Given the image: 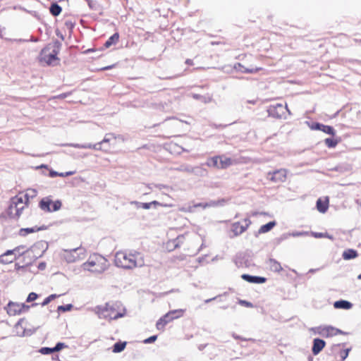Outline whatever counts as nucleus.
<instances>
[{
    "label": "nucleus",
    "mask_w": 361,
    "mask_h": 361,
    "mask_svg": "<svg viewBox=\"0 0 361 361\" xmlns=\"http://www.w3.org/2000/svg\"><path fill=\"white\" fill-rule=\"evenodd\" d=\"M109 267L107 259L99 254L90 255L87 262L82 264L83 270L102 274Z\"/></svg>",
    "instance_id": "obj_1"
},
{
    "label": "nucleus",
    "mask_w": 361,
    "mask_h": 361,
    "mask_svg": "<svg viewBox=\"0 0 361 361\" xmlns=\"http://www.w3.org/2000/svg\"><path fill=\"white\" fill-rule=\"evenodd\" d=\"M114 264L118 267L131 269L136 267H142L143 261L137 262L135 255H127L123 252H118L115 255Z\"/></svg>",
    "instance_id": "obj_2"
},
{
    "label": "nucleus",
    "mask_w": 361,
    "mask_h": 361,
    "mask_svg": "<svg viewBox=\"0 0 361 361\" xmlns=\"http://www.w3.org/2000/svg\"><path fill=\"white\" fill-rule=\"evenodd\" d=\"M267 113L269 116L277 119H286V113L290 114V111L288 109L287 104H286L283 105L279 103L270 105L267 109Z\"/></svg>",
    "instance_id": "obj_3"
},
{
    "label": "nucleus",
    "mask_w": 361,
    "mask_h": 361,
    "mask_svg": "<svg viewBox=\"0 0 361 361\" xmlns=\"http://www.w3.org/2000/svg\"><path fill=\"white\" fill-rule=\"evenodd\" d=\"M98 314L99 317H103L109 319H117L123 316V314L117 312L115 307L109 302L106 303L105 306H97Z\"/></svg>",
    "instance_id": "obj_4"
},
{
    "label": "nucleus",
    "mask_w": 361,
    "mask_h": 361,
    "mask_svg": "<svg viewBox=\"0 0 361 361\" xmlns=\"http://www.w3.org/2000/svg\"><path fill=\"white\" fill-rule=\"evenodd\" d=\"M116 137L114 135V133H106L104 137V139L96 144H65L63 146H71L77 149H94L95 150H101L102 146L106 143H109L111 138H116Z\"/></svg>",
    "instance_id": "obj_5"
},
{
    "label": "nucleus",
    "mask_w": 361,
    "mask_h": 361,
    "mask_svg": "<svg viewBox=\"0 0 361 361\" xmlns=\"http://www.w3.org/2000/svg\"><path fill=\"white\" fill-rule=\"evenodd\" d=\"M62 207L61 200L52 201L49 197L42 198L39 202V207L44 212H54L59 210Z\"/></svg>",
    "instance_id": "obj_6"
},
{
    "label": "nucleus",
    "mask_w": 361,
    "mask_h": 361,
    "mask_svg": "<svg viewBox=\"0 0 361 361\" xmlns=\"http://www.w3.org/2000/svg\"><path fill=\"white\" fill-rule=\"evenodd\" d=\"M64 252L66 253L64 255L66 261L68 263H73L80 259L81 255H85V249L82 247H78L73 249L64 250Z\"/></svg>",
    "instance_id": "obj_7"
},
{
    "label": "nucleus",
    "mask_w": 361,
    "mask_h": 361,
    "mask_svg": "<svg viewBox=\"0 0 361 361\" xmlns=\"http://www.w3.org/2000/svg\"><path fill=\"white\" fill-rule=\"evenodd\" d=\"M234 262L238 267H249L252 265L251 252L248 251L238 252L235 255Z\"/></svg>",
    "instance_id": "obj_8"
},
{
    "label": "nucleus",
    "mask_w": 361,
    "mask_h": 361,
    "mask_svg": "<svg viewBox=\"0 0 361 361\" xmlns=\"http://www.w3.org/2000/svg\"><path fill=\"white\" fill-rule=\"evenodd\" d=\"M62 44L57 39L54 40L52 43L48 44L41 50V54H45L49 52L54 56H57L61 49Z\"/></svg>",
    "instance_id": "obj_9"
},
{
    "label": "nucleus",
    "mask_w": 361,
    "mask_h": 361,
    "mask_svg": "<svg viewBox=\"0 0 361 361\" xmlns=\"http://www.w3.org/2000/svg\"><path fill=\"white\" fill-rule=\"evenodd\" d=\"M309 127L314 130H320L326 134L334 136L336 134V130L334 128L331 126H326L323 123H319V122H312L311 123H309Z\"/></svg>",
    "instance_id": "obj_10"
},
{
    "label": "nucleus",
    "mask_w": 361,
    "mask_h": 361,
    "mask_svg": "<svg viewBox=\"0 0 361 361\" xmlns=\"http://www.w3.org/2000/svg\"><path fill=\"white\" fill-rule=\"evenodd\" d=\"M267 178L274 183H283L286 179V170L281 169L273 172H269Z\"/></svg>",
    "instance_id": "obj_11"
},
{
    "label": "nucleus",
    "mask_w": 361,
    "mask_h": 361,
    "mask_svg": "<svg viewBox=\"0 0 361 361\" xmlns=\"http://www.w3.org/2000/svg\"><path fill=\"white\" fill-rule=\"evenodd\" d=\"M345 345V343L334 344L331 346V353L336 354L338 353L341 361H344L348 356L349 352L351 350V348L346 349H341V346H344Z\"/></svg>",
    "instance_id": "obj_12"
},
{
    "label": "nucleus",
    "mask_w": 361,
    "mask_h": 361,
    "mask_svg": "<svg viewBox=\"0 0 361 361\" xmlns=\"http://www.w3.org/2000/svg\"><path fill=\"white\" fill-rule=\"evenodd\" d=\"M184 310L182 309L169 311L168 313L161 317V321H163L164 324H167L175 319L182 317Z\"/></svg>",
    "instance_id": "obj_13"
},
{
    "label": "nucleus",
    "mask_w": 361,
    "mask_h": 361,
    "mask_svg": "<svg viewBox=\"0 0 361 361\" xmlns=\"http://www.w3.org/2000/svg\"><path fill=\"white\" fill-rule=\"evenodd\" d=\"M16 250H8L4 253L0 255V263L2 264H7L12 263L14 260L17 259Z\"/></svg>",
    "instance_id": "obj_14"
},
{
    "label": "nucleus",
    "mask_w": 361,
    "mask_h": 361,
    "mask_svg": "<svg viewBox=\"0 0 361 361\" xmlns=\"http://www.w3.org/2000/svg\"><path fill=\"white\" fill-rule=\"evenodd\" d=\"M233 69L236 71L237 72H240L243 73H257L259 71L262 70V68L261 67H250V68H245L242 63H235L233 66Z\"/></svg>",
    "instance_id": "obj_15"
},
{
    "label": "nucleus",
    "mask_w": 361,
    "mask_h": 361,
    "mask_svg": "<svg viewBox=\"0 0 361 361\" xmlns=\"http://www.w3.org/2000/svg\"><path fill=\"white\" fill-rule=\"evenodd\" d=\"M241 278L250 283L262 284L267 281V279L264 276H252L247 274L241 275Z\"/></svg>",
    "instance_id": "obj_16"
},
{
    "label": "nucleus",
    "mask_w": 361,
    "mask_h": 361,
    "mask_svg": "<svg viewBox=\"0 0 361 361\" xmlns=\"http://www.w3.org/2000/svg\"><path fill=\"white\" fill-rule=\"evenodd\" d=\"M326 342L324 340L315 338L313 339L312 352L314 355H317L325 347Z\"/></svg>",
    "instance_id": "obj_17"
},
{
    "label": "nucleus",
    "mask_w": 361,
    "mask_h": 361,
    "mask_svg": "<svg viewBox=\"0 0 361 361\" xmlns=\"http://www.w3.org/2000/svg\"><path fill=\"white\" fill-rule=\"evenodd\" d=\"M40 60L44 61L47 65H56L60 59L58 56H54L51 54H49V52L46 53L45 54H39Z\"/></svg>",
    "instance_id": "obj_18"
},
{
    "label": "nucleus",
    "mask_w": 361,
    "mask_h": 361,
    "mask_svg": "<svg viewBox=\"0 0 361 361\" xmlns=\"http://www.w3.org/2000/svg\"><path fill=\"white\" fill-rule=\"evenodd\" d=\"M6 310L7 313L9 315H16L21 314V309L20 308V304L17 302H13L12 301H9L6 307Z\"/></svg>",
    "instance_id": "obj_19"
},
{
    "label": "nucleus",
    "mask_w": 361,
    "mask_h": 361,
    "mask_svg": "<svg viewBox=\"0 0 361 361\" xmlns=\"http://www.w3.org/2000/svg\"><path fill=\"white\" fill-rule=\"evenodd\" d=\"M42 243H37L35 245H33L32 247H30V248H29L28 250H27L26 251H23L22 252H20V250L25 248V246L24 245H19V246H17L14 249H13V250H16V255L17 256V259L18 257H20V256L25 255V253H28L29 252H35L36 249L37 248H39V246L40 245H42Z\"/></svg>",
    "instance_id": "obj_20"
},
{
    "label": "nucleus",
    "mask_w": 361,
    "mask_h": 361,
    "mask_svg": "<svg viewBox=\"0 0 361 361\" xmlns=\"http://www.w3.org/2000/svg\"><path fill=\"white\" fill-rule=\"evenodd\" d=\"M23 209L24 207L18 208L16 205L10 204L7 210V214L11 218L18 219L21 215Z\"/></svg>",
    "instance_id": "obj_21"
},
{
    "label": "nucleus",
    "mask_w": 361,
    "mask_h": 361,
    "mask_svg": "<svg viewBox=\"0 0 361 361\" xmlns=\"http://www.w3.org/2000/svg\"><path fill=\"white\" fill-rule=\"evenodd\" d=\"M276 225V222L275 221H271L262 225L259 230L255 233V236L258 237L259 234L270 231Z\"/></svg>",
    "instance_id": "obj_22"
},
{
    "label": "nucleus",
    "mask_w": 361,
    "mask_h": 361,
    "mask_svg": "<svg viewBox=\"0 0 361 361\" xmlns=\"http://www.w3.org/2000/svg\"><path fill=\"white\" fill-rule=\"evenodd\" d=\"M205 164H202L200 166H192V174L198 177H206L208 176V171L203 167Z\"/></svg>",
    "instance_id": "obj_23"
},
{
    "label": "nucleus",
    "mask_w": 361,
    "mask_h": 361,
    "mask_svg": "<svg viewBox=\"0 0 361 361\" xmlns=\"http://www.w3.org/2000/svg\"><path fill=\"white\" fill-rule=\"evenodd\" d=\"M41 167H44L45 169H47V170H49V176L51 177V178H54V177H56V176H60V177H66V176H72L74 174V171H67V172H65V173H59L53 169H49L47 166L46 165H44L42 164L41 166Z\"/></svg>",
    "instance_id": "obj_24"
},
{
    "label": "nucleus",
    "mask_w": 361,
    "mask_h": 361,
    "mask_svg": "<svg viewBox=\"0 0 361 361\" xmlns=\"http://www.w3.org/2000/svg\"><path fill=\"white\" fill-rule=\"evenodd\" d=\"M336 309L350 310L353 307V303L345 300H339L334 303Z\"/></svg>",
    "instance_id": "obj_25"
},
{
    "label": "nucleus",
    "mask_w": 361,
    "mask_h": 361,
    "mask_svg": "<svg viewBox=\"0 0 361 361\" xmlns=\"http://www.w3.org/2000/svg\"><path fill=\"white\" fill-rule=\"evenodd\" d=\"M316 207L317 210L321 213H325L329 208V198L326 197L325 200L318 199L317 200Z\"/></svg>",
    "instance_id": "obj_26"
},
{
    "label": "nucleus",
    "mask_w": 361,
    "mask_h": 361,
    "mask_svg": "<svg viewBox=\"0 0 361 361\" xmlns=\"http://www.w3.org/2000/svg\"><path fill=\"white\" fill-rule=\"evenodd\" d=\"M267 264H269V268H270L271 271H272L279 273L283 269V268L281 265V263L279 262L275 259H273V258L269 259Z\"/></svg>",
    "instance_id": "obj_27"
},
{
    "label": "nucleus",
    "mask_w": 361,
    "mask_h": 361,
    "mask_svg": "<svg viewBox=\"0 0 361 361\" xmlns=\"http://www.w3.org/2000/svg\"><path fill=\"white\" fill-rule=\"evenodd\" d=\"M358 256V252L354 249H346L342 254V257L345 260H350L356 258Z\"/></svg>",
    "instance_id": "obj_28"
},
{
    "label": "nucleus",
    "mask_w": 361,
    "mask_h": 361,
    "mask_svg": "<svg viewBox=\"0 0 361 361\" xmlns=\"http://www.w3.org/2000/svg\"><path fill=\"white\" fill-rule=\"evenodd\" d=\"M231 231L233 233V237H236L245 231L243 226L239 221L234 222L231 225ZM233 238V236H231Z\"/></svg>",
    "instance_id": "obj_29"
},
{
    "label": "nucleus",
    "mask_w": 361,
    "mask_h": 361,
    "mask_svg": "<svg viewBox=\"0 0 361 361\" xmlns=\"http://www.w3.org/2000/svg\"><path fill=\"white\" fill-rule=\"evenodd\" d=\"M220 159L221 156H214L213 157H210L207 160V161L204 164L209 167L219 169Z\"/></svg>",
    "instance_id": "obj_30"
},
{
    "label": "nucleus",
    "mask_w": 361,
    "mask_h": 361,
    "mask_svg": "<svg viewBox=\"0 0 361 361\" xmlns=\"http://www.w3.org/2000/svg\"><path fill=\"white\" fill-rule=\"evenodd\" d=\"M152 206H154L155 208L157 206H161V207H171V204H163L161 203L157 200H154L151 202H142V204H141V208L144 209H149L151 208Z\"/></svg>",
    "instance_id": "obj_31"
},
{
    "label": "nucleus",
    "mask_w": 361,
    "mask_h": 361,
    "mask_svg": "<svg viewBox=\"0 0 361 361\" xmlns=\"http://www.w3.org/2000/svg\"><path fill=\"white\" fill-rule=\"evenodd\" d=\"M119 39V33H114L104 44L105 48H109L111 46L116 44Z\"/></svg>",
    "instance_id": "obj_32"
},
{
    "label": "nucleus",
    "mask_w": 361,
    "mask_h": 361,
    "mask_svg": "<svg viewBox=\"0 0 361 361\" xmlns=\"http://www.w3.org/2000/svg\"><path fill=\"white\" fill-rule=\"evenodd\" d=\"M326 332V336H332L336 334H347L346 332L333 326H327L324 329Z\"/></svg>",
    "instance_id": "obj_33"
},
{
    "label": "nucleus",
    "mask_w": 361,
    "mask_h": 361,
    "mask_svg": "<svg viewBox=\"0 0 361 361\" xmlns=\"http://www.w3.org/2000/svg\"><path fill=\"white\" fill-rule=\"evenodd\" d=\"M61 11V6H59L56 2H54L51 4L49 7V12L53 16L56 17L59 16Z\"/></svg>",
    "instance_id": "obj_34"
},
{
    "label": "nucleus",
    "mask_w": 361,
    "mask_h": 361,
    "mask_svg": "<svg viewBox=\"0 0 361 361\" xmlns=\"http://www.w3.org/2000/svg\"><path fill=\"white\" fill-rule=\"evenodd\" d=\"M228 202V200L225 198H221L218 200H210L207 202L208 207H223Z\"/></svg>",
    "instance_id": "obj_35"
},
{
    "label": "nucleus",
    "mask_w": 361,
    "mask_h": 361,
    "mask_svg": "<svg viewBox=\"0 0 361 361\" xmlns=\"http://www.w3.org/2000/svg\"><path fill=\"white\" fill-rule=\"evenodd\" d=\"M126 345L127 342L126 341H118L114 344L112 347V351L115 353H121L124 350Z\"/></svg>",
    "instance_id": "obj_36"
},
{
    "label": "nucleus",
    "mask_w": 361,
    "mask_h": 361,
    "mask_svg": "<svg viewBox=\"0 0 361 361\" xmlns=\"http://www.w3.org/2000/svg\"><path fill=\"white\" fill-rule=\"evenodd\" d=\"M39 328V326H37V327L33 328V329L24 328V330H22L21 331L18 332V336H20V337L30 336L32 334H34Z\"/></svg>",
    "instance_id": "obj_37"
},
{
    "label": "nucleus",
    "mask_w": 361,
    "mask_h": 361,
    "mask_svg": "<svg viewBox=\"0 0 361 361\" xmlns=\"http://www.w3.org/2000/svg\"><path fill=\"white\" fill-rule=\"evenodd\" d=\"M340 140V138L334 139L333 137H327L324 140V143L329 148H334L336 147Z\"/></svg>",
    "instance_id": "obj_38"
},
{
    "label": "nucleus",
    "mask_w": 361,
    "mask_h": 361,
    "mask_svg": "<svg viewBox=\"0 0 361 361\" xmlns=\"http://www.w3.org/2000/svg\"><path fill=\"white\" fill-rule=\"evenodd\" d=\"M232 164V160L231 158H224L222 159V157H221V159H219V169H226L229 166H231Z\"/></svg>",
    "instance_id": "obj_39"
},
{
    "label": "nucleus",
    "mask_w": 361,
    "mask_h": 361,
    "mask_svg": "<svg viewBox=\"0 0 361 361\" xmlns=\"http://www.w3.org/2000/svg\"><path fill=\"white\" fill-rule=\"evenodd\" d=\"M36 232L35 226L32 228H23L18 231V234L20 236H26L27 235Z\"/></svg>",
    "instance_id": "obj_40"
},
{
    "label": "nucleus",
    "mask_w": 361,
    "mask_h": 361,
    "mask_svg": "<svg viewBox=\"0 0 361 361\" xmlns=\"http://www.w3.org/2000/svg\"><path fill=\"white\" fill-rule=\"evenodd\" d=\"M176 170L192 174V166L189 164H182L176 168Z\"/></svg>",
    "instance_id": "obj_41"
},
{
    "label": "nucleus",
    "mask_w": 361,
    "mask_h": 361,
    "mask_svg": "<svg viewBox=\"0 0 361 361\" xmlns=\"http://www.w3.org/2000/svg\"><path fill=\"white\" fill-rule=\"evenodd\" d=\"M25 320V318L20 319L18 322L14 326V332L16 336H18V332L24 330V327L23 326V323Z\"/></svg>",
    "instance_id": "obj_42"
},
{
    "label": "nucleus",
    "mask_w": 361,
    "mask_h": 361,
    "mask_svg": "<svg viewBox=\"0 0 361 361\" xmlns=\"http://www.w3.org/2000/svg\"><path fill=\"white\" fill-rule=\"evenodd\" d=\"M60 296V295H57V294H51L50 295H49L48 297H47L44 300L43 302H42L41 305L42 307L48 305L51 300L59 298Z\"/></svg>",
    "instance_id": "obj_43"
},
{
    "label": "nucleus",
    "mask_w": 361,
    "mask_h": 361,
    "mask_svg": "<svg viewBox=\"0 0 361 361\" xmlns=\"http://www.w3.org/2000/svg\"><path fill=\"white\" fill-rule=\"evenodd\" d=\"M73 307V305L72 304H67L65 305H59L57 307V310L59 312H65L68 311H71Z\"/></svg>",
    "instance_id": "obj_44"
},
{
    "label": "nucleus",
    "mask_w": 361,
    "mask_h": 361,
    "mask_svg": "<svg viewBox=\"0 0 361 361\" xmlns=\"http://www.w3.org/2000/svg\"><path fill=\"white\" fill-rule=\"evenodd\" d=\"M24 202V200L22 195H16V197L11 199V202L10 204H13L18 206V204H21Z\"/></svg>",
    "instance_id": "obj_45"
},
{
    "label": "nucleus",
    "mask_w": 361,
    "mask_h": 361,
    "mask_svg": "<svg viewBox=\"0 0 361 361\" xmlns=\"http://www.w3.org/2000/svg\"><path fill=\"white\" fill-rule=\"evenodd\" d=\"M39 352L42 353V355H49L53 353H55L54 348H49V347H42L39 349Z\"/></svg>",
    "instance_id": "obj_46"
},
{
    "label": "nucleus",
    "mask_w": 361,
    "mask_h": 361,
    "mask_svg": "<svg viewBox=\"0 0 361 361\" xmlns=\"http://www.w3.org/2000/svg\"><path fill=\"white\" fill-rule=\"evenodd\" d=\"M38 303L34 302L30 305H25V303L20 304V308L21 309V313L27 312L31 307L37 306Z\"/></svg>",
    "instance_id": "obj_47"
},
{
    "label": "nucleus",
    "mask_w": 361,
    "mask_h": 361,
    "mask_svg": "<svg viewBox=\"0 0 361 361\" xmlns=\"http://www.w3.org/2000/svg\"><path fill=\"white\" fill-rule=\"evenodd\" d=\"M39 297V295L35 292H31L28 294L26 298V302H32L37 300Z\"/></svg>",
    "instance_id": "obj_48"
},
{
    "label": "nucleus",
    "mask_w": 361,
    "mask_h": 361,
    "mask_svg": "<svg viewBox=\"0 0 361 361\" xmlns=\"http://www.w3.org/2000/svg\"><path fill=\"white\" fill-rule=\"evenodd\" d=\"M66 347H68V346L64 343L58 342L54 348L55 352H59L61 350H62L63 348H66Z\"/></svg>",
    "instance_id": "obj_49"
},
{
    "label": "nucleus",
    "mask_w": 361,
    "mask_h": 361,
    "mask_svg": "<svg viewBox=\"0 0 361 361\" xmlns=\"http://www.w3.org/2000/svg\"><path fill=\"white\" fill-rule=\"evenodd\" d=\"M157 339V335H153V336H149V338L145 339L143 341V343H145V344H148V343H154L156 340Z\"/></svg>",
    "instance_id": "obj_50"
},
{
    "label": "nucleus",
    "mask_w": 361,
    "mask_h": 361,
    "mask_svg": "<svg viewBox=\"0 0 361 361\" xmlns=\"http://www.w3.org/2000/svg\"><path fill=\"white\" fill-rule=\"evenodd\" d=\"M239 304L245 306V307H253V304L250 302H248L247 300H239Z\"/></svg>",
    "instance_id": "obj_51"
},
{
    "label": "nucleus",
    "mask_w": 361,
    "mask_h": 361,
    "mask_svg": "<svg viewBox=\"0 0 361 361\" xmlns=\"http://www.w3.org/2000/svg\"><path fill=\"white\" fill-rule=\"evenodd\" d=\"M192 97L197 100H201L204 102H207L206 97L203 95L199 94H193Z\"/></svg>",
    "instance_id": "obj_52"
},
{
    "label": "nucleus",
    "mask_w": 361,
    "mask_h": 361,
    "mask_svg": "<svg viewBox=\"0 0 361 361\" xmlns=\"http://www.w3.org/2000/svg\"><path fill=\"white\" fill-rule=\"evenodd\" d=\"M166 324H164L163 321H161V318L157 322L156 326L158 330H161L164 328Z\"/></svg>",
    "instance_id": "obj_53"
},
{
    "label": "nucleus",
    "mask_w": 361,
    "mask_h": 361,
    "mask_svg": "<svg viewBox=\"0 0 361 361\" xmlns=\"http://www.w3.org/2000/svg\"><path fill=\"white\" fill-rule=\"evenodd\" d=\"M243 221L245 223V225H243V228H245V230L246 231L252 222L249 217L245 218L243 219Z\"/></svg>",
    "instance_id": "obj_54"
},
{
    "label": "nucleus",
    "mask_w": 361,
    "mask_h": 361,
    "mask_svg": "<svg viewBox=\"0 0 361 361\" xmlns=\"http://www.w3.org/2000/svg\"><path fill=\"white\" fill-rule=\"evenodd\" d=\"M89 8L92 10H96V3L92 0H86Z\"/></svg>",
    "instance_id": "obj_55"
},
{
    "label": "nucleus",
    "mask_w": 361,
    "mask_h": 361,
    "mask_svg": "<svg viewBox=\"0 0 361 361\" xmlns=\"http://www.w3.org/2000/svg\"><path fill=\"white\" fill-rule=\"evenodd\" d=\"M24 200V202L25 205L28 204L29 199H30V194L28 192L22 195Z\"/></svg>",
    "instance_id": "obj_56"
},
{
    "label": "nucleus",
    "mask_w": 361,
    "mask_h": 361,
    "mask_svg": "<svg viewBox=\"0 0 361 361\" xmlns=\"http://www.w3.org/2000/svg\"><path fill=\"white\" fill-rule=\"evenodd\" d=\"M47 228H48V226H44V225L41 226H35L36 232L46 230V229H47Z\"/></svg>",
    "instance_id": "obj_57"
},
{
    "label": "nucleus",
    "mask_w": 361,
    "mask_h": 361,
    "mask_svg": "<svg viewBox=\"0 0 361 361\" xmlns=\"http://www.w3.org/2000/svg\"><path fill=\"white\" fill-rule=\"evenodd\" d=\"M25 268V266L20 265L18 263H16V264H15V269L16 271H20V270L24 269Z\"/></svg>",
    "instance_id": "obj_58"
},
{
    "label": "nucleus",
    "mask_w": 361,
    "mask_h": 361,
    "mask_svg": "<svg viewBox=\"0 0 361 361\" xmlns=\"http://www.w3.org/2000/svg\"><path fill=\"white\" fill-rule=\"evenodd\" d=\"M312 235L315 238H323L324 237V233H317V232H313L312 233Z\"/></svg>",
    "instance_id": "obj_59"
},
{
    "label": "nucleus",
    "mask_w": 361,
    "mask_h": 361,
    "mask_svg": "<svg viewBox=\"0 0 361 361\" xmlns=\"http://www.w3.org/2000/svg\"><path fill=\"white\" fill-rule=\"evenodd\" d=\"M207 202H200V203L195 204V207H202L203 209H205V208L208 207V206H207Z\"/></svg>",
    "instance_id": "obj_60"
},
{
    "label": "nucleus",
    "mask_w": 361,
    "mask_h": 361,
    "mask_svg": "<svg viewBox=\"0 0 361 361\" xmlns=\"http://www.w3.org/2000/svg\"><path fill=\"white\" fill-rule=\"evenodd\" d=\"M154 186L159 190H161L163 188H169L168 185L164 184H154Z\"/></svg>",
    "instance_id": "obj_61"
},
{
    "label": "nucleus",
    "mask_w": 361,
    "mask_h": 361,
    "mask_svg": "<svg viewBox=\"0 0 361 361\" xmlns=\"http://www.w3.org/2000/svg\"><path fill=\"white\" fill-rule=\"evenodd\" d=\"M286 238H287L286 235L283 234L280 238H276V240L277 243L279 244L282 240L286 239Z\"/></svg>",
    "instance_id": "obj_62"
},
{
    "label": "nucleus",
    "mask_w": 361,
    "mask_h": 361,
    "mask_svg": "<svg viewBox=\"0 0 361 361\" xmlns=\"http://www.w3.org/2000/svg\"><path fill=\"white\" fill-rule=\"evenodd\" d=\"M130 203L131 204L135 205L137 209L141 208V204H142V202L137 201H132Z\"/></svg>",
    "instance_id": "obj_63"
},
{
    "label": "nucleus",
    "mask_w": 361,
    "mask_h": 361,
    "mask_svg": "<svg viewBox=\"0 0 361 361\" xmlns=\"http://www.w3.org/2000/svg\"><path fill=\"white\" fill-rule=\"evenodd\" d=\"M46 268V263L45 262H40L38 265V269L39 270H44Z\"/></svg>",
    "instance_id": "obj_64"
}]
</instances>
